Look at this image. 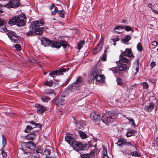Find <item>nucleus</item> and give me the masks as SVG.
Segmentation results:
<instances>
[{
    "mask_svg": "<svg viewBox=\"0 0 158 158\" xmlns=\"http://www.w3.org/2000/svg\"><path fill=\"white\" fill-rule=\"evenodd\" d=\"M2 143L3 147H4L6 144V138L3 135H2Z\"/></svg>",
    "mask_w": 158,
    "mask_h": 158,
    "instance_id": "obj_40",
    "label": "nucleus"
},
{
    "mask_svg": "<svg viewBox=\"0 0 158 158\" xmlns=\"http://www.w3.org/2000/svg\"><path fill=\"white\" fill-rule=\"evenodd\" d=\"M90 118L93 120L98 121L100 120L101 116L99 114H97L95 112H93L90 114Z\"/></svg>",
    "mask_w": 158,
    "mask_h": 158,
    "instance_id": "obj_11",
    "label": "nucleus"
},
{
    "mask_svg": "<svg viewBox=\"0 0 158 158\" xmlns=\"http://www.w3.org/2000/svg\"><path fill=\"white\" fill-rule=\"evenodd\" d=\"M150 66L152 67V68H153V67H154L155 65H156V63L154 61H153V62H152L151 63H150Z\"/></svg>",
    "mask_w": 158,
    "mask_h": 158,
    "instance_id": "obj_55",
    "label": "nucleus"
},
{
    "mask_svg": "<svg viewBox=\"0 0 158 158\" xmlns=\"http://www.w3.org/2000/svg\"><path fill=\"white\" fill-rule=\"evenodd\" d=\"M18 36L15 33L10 31V40L15 43H17Z\"/></svg>",
    "mask_w": 158,
    "mask_h": 158,
    "instance_id": "obj_15",
    "label": "nucleus"
},
{
    "mask_svg": "<svg viewBox=\"0 0 158 158\" xmlns=\"http://www.w3.org/2000/svg\"><path fill=\"white\" fill-rule=\"evenodd\" d=\"M125 145H127V146H133L132 144L131 143V142H126V140L125 139Z\"/></svg>",
    "mask_w": 158,
    "mask_h": 158,
    "instance_id": "obj_54",
    "label": "nucleus"
},
{
    "mask_svg": "<svg viewBox=\"0 0 158 158\" xmlns=\"http://www.w3.org/2000/svg\"><path fill=\"white\" fill-rule=\"evenodd\" d=\"M30 29H32V28L31 27ZM34 31L31 30L26 33V35L28 36H32L34 35Z\"/></svg>",
    "mask_w": 158,
    "mask_h": 158,
    "instance_id": "obj_48",
    "label": "nucleus"
},
{
    "mask_svg": "<svg viewBox=\"0 0 158 158\" xmlns=\"http://www.w3.org/2000/svg\"><path fill=\"white\" fill-rule=\"evenodd\" d=\"M73 147L75 150L77 152L82 150H85L84 146L83 144L79 141L75 140L71 145Z\"/></svg>",
    "mask_w": 158,
    "mask_h": 158,
    "instance_id": "obj_6",
    "label": "nucleus"
},
{
    "mask_svg": "<svg viewBox=\"0 0 158 158\" xmlns=\"http://www.w3.org/2000/svg\"><path fill=\"white\" fill-rule=\"evenodd\" d=\"M105 49L104 51V53H106L107 52L108 50V49L109 47L108 46H107L105 47Z\"/></svg>",
    "mask_w": 158,
    "mask_h": 158,
    "instance_id": "obj_61",
    "label": "nucleus"
},
{
    "mask_svg": "<svg viewBox=\"0 0 158 158\" xmlns=\"http://www.w3.org/2000/svg\"><path fill=\"white\" fill-rule=\"evenodd\" d=\"M65 139L66 141H67L71 146L72 143L75 140L73 138L72 136L70 135H68L65 136Z\"/></svg>",
    "mask_w": 158,
    "mask_h": 158,
    "instance_id": "obj_17",
    "label": "nucleus"
},
{
    "mask_svg": "<svg viewBox=\"0 0 158 158\" xmlns=\"http://www.w3.org/2000/svg\"><path fill=\"white\" fill-rule=\"evenodd\" d=\"M65 68H61L60 69L58 70H56L55 71H52L50 73H49V75H51V76H53V75H56L57 74H62V75L63 74L62 73L63 72H65L66 71H68V70L69 69V68L67 69Z\"/></svg>",
    "mask_w": 158,
    "mask_h": 158,
    "instance_id": "obj_9",
    "label": "nucleus"
},
{
    "mask_svg": "<svg viewBox=\"0 0 158 158\" xmlns=\"http://www.w3.org/2000/svg\"><path fill=\"white\" fill-rule=\"evenodd\" d=\"M55 5L54 4H52V5H51V6H50V10H52L53 9V8L55 7Z\"/></svg>",
    "mask_w": 158,
    "mask_h": 158,
    "instance_id": "obj_64",
    "label": "nucleus"
},
{
    "mask_svg": "<svg viewBox=\"0 0 158 158\" xmlns=\"http://www.w3.org/2000/svg\"><path fill=\"white\" fill-rule=\"evenodd\" d=\"M41 44L42 45L46 47L50 45L52 47L57 48H60V44L57 41L52 42L49 39L46 38H43L41 39Z\"/></svg>",
    "mask_w": 158,
    "mask_h": 158,
    "instance_id": "obj_5",
    "label": "nucleus"
},
{
    "mask_svg": "<svg viewBox=\"0 0 158 158\" xmlns=\"http://www.w3.org/2000/svg\"><path fill=\"white\" fill-rule=\"evenodd\" d=\"M10 1H9L8 3L7 4L5 5L4 6V7H7V8H9V7H10Z\"/></svg>",
    "mask_w": 158,
    "mask_h": 158,
    "instance_id": "obj_59",
    "label": "nucleus"
},
{
    "mask_svg": "<svg viewBox=\"0 0 158 158\" xmlns=\"http://www.w3.org/2000/svg\"><path fill=\"white\" fill-rule=\"evenodd\" d=\"M135 133V132L134 131H131L128 132L126 134V135L127 137H130L131 135H133Z\"/></svg>",
    "mask_w": 158,
    "mask_h": 158,
    "instance_id": "obj_38",
    "label": "nucleus"
},
{
    "mask_svg": "<svg viewBox=\"0 0 158 158\" xmlns=\"http://www.w3.org/2000/svg\"><path fill=\"white\" fill-rule=\"evenodd\" d=\"M82 78L79 77L77 79L76 82L72 84L69 88V91L73 92V91H76L80 89V87L83 84Z\"/></svg>",
    "mask_w": 158,
    "mask_h": 158,
    "instance_id": "obj_4",
    "label": "nucleus"
},
{
    "mask_svg": "<svg viewBox=\"0 0 158 158\" xmlns=\"http://www.w3.org/2000/svg\"><path fill=\"white\" fill-rule=\"evenodd\" d=\"M127 119L130 122H131L132 123V125L133 126H135V122H134V119H133L132 118H127Z\"/></svg>",
    "mask_w": 158,
    "mask_h": 158,
    "instance_id": "obj_51",
    "label": "nucleus"
},
{
    "mask_svg": "<svg viewBox=\"0 0 158 158\" xmlns=\"http://www.w3.org/2000/svg\"><path fill=\"white\" fill-rule=\"evenodd\" d=\"M112 71L114 73H119L118 69L116 67H113L112 68H110L109 70Z\"/></svg>",
    "mask_w": 158,
    "mask_h": 158,
    "instance_id": "obj_34",
    "label": "nucleus"
},
{
    "mask_svg": "<svg viewBox=\"0 0 158 158\" xmlns=\"http://www.w3.org/2000/svg\"><path fill=\"white\" fill-rule=\"evenodd\" d=\"M118 114L114 112H108L104 114L101 118L102 122L106 125L112 123L116 119Z\"/></svg>",
    "mask_w": 158,
    "mask_h": 158,
    "instance_id": "obj_1",
    "label": "nucleus"
},
{
    "mask_svg": "<svg viewBox=\"0 0 158 158\" xmlns=\"http://www.w3.org/2000/svg\"><path fill=\"white\" fill-rule=\"evenodd\" d=\"M78 133L79 134L80 136L81 139H85L87 138V135L82 131H79Z\"/></svg>",
    "mask_w": 158,
    "mask_h": 158,
    "instance_id": "obj_26",
    "label": "nucleus"
},
{
    "mask_svg": "<svg viewBox=\"0 0 158 158\" xmlns=\"http://www.w3.org/2000/svg\"><path fill=\"white\" fill-rule=\"evenodd\" d=\"M41 154L34 152L31 156V158H40V156Z\"/></svg>",
    "mask_w": 158,
    "mask_h": 158,
    "instance_id": "obj_39",
    "label": "nucleus"
},
{
    "mask_svg": "<svg viewBox=\"0 0 158 158\" xmlns=\"http://www.w3.org/2000/svg\"><path fill=\"white\" fill-rule=\"evenodd\" d=\"M154 104L153 103L151 102L148 105L145 106L144 108L145 111L148 112H150L153 109Z\"/></svg>",
    "mask_w": 158,
    "mask_h": 158,
    "instance_id": "obj_14",
    "label": "nucleus"
},
{
    "mask_svg": "<svg viewBox=\"0 0 158 158\" xmlns=\"http://www.w3.org/2000/svg\"><path fill=\"white\" fill-rule=\"evenodd\" d=\"M10 8H16L18 7L20 3V0H10Z\"/></svg>",
    "mask_w": 158,
    "mask_h": 158,
    "instance_id": "obj_13",
    "label": "nucleus"
},
{
    "mask_svg": "<svg viewBox=\"0 0 158 158\" xmlns=\"http://www.w3.org/2000/svg\"><path fill=\"white\" fill-rule=\"evenodd\" d=\"M0 30L1 31L8 32V33H6V34L8 35V37L10 38V34H9L10 33L9 30L6 27H2V28H0Z\"/></svg>",
    "mask_w": 158,
    "mask_h": 158,
    "instance_id": "obj_30",
    "label": "nucleus"
},
{
    "mask_svg": "<svg viewBox=\"0 0 158 158\" xmlns=\"http://www.w3.org/2000/svg\"><path fill=\"white\" fill-rule=\"evenodd\" d=\"M138 50L139 52H141L143 50V47L142 45L140 43H139L137 46Z\"/></svg>",
    "mask_w": 158,
    "mask_h": 158,
    "instance_id": "obj_41",
    "label": "nucleus"
},
{
    "mask_svg": "<svg viewBox=\"0 0 158 158\" xmlns=\"http://www.w3.org/2000/svg\"><path fill=\"white\" fill-rule=\"evenodd\" d=\"M65 103V101L64 99L61 98H59L56 100V105L58 106L60 105H62L64 104Z\"/></svg>",
    "mask_w": 158,
    "mask_h": 158,
    "instance_id": "obj_25",
    "label": "nucleus"
},
{
    "mask_svg": "<svg viewBox=\"0 0 158 158\" xmlns=\"http://www.w3.org/2000/svg\"><path fill=\"white\" fill-rule=\"evenodd\" d=\"M152 11L155 13V14H158V11L157 10H154L153 8H152Z\"/></svg>",
    "mask_w": 158,
    "mask_h": 158,
    "instance_id": "obj_63",
    "label": "nucleus"
},
{
    "mask_svg": "<svg viewBox=\"0 0 158 158\" xmlns=\"http://www.w3.org/2000/svg\"><path fill=\"white\" fill-rule=\"evenodd\" d=\"M44 24V20L40 19V20H36L32 22L31 25V27L32 28V30L34 31L37 28H39L40 26H43Z\"/></svg>",
    "mask_w": 158,
    "mask_h": 158,
    "instance_id": "obj_8",
    "label": "nucleus"
},
{
    "mask_svg": "<svg viewBox=\"0 0 158 158\" xmlns=\"http://www.w3.org/2000/svg\"><path fill=\"white\" fill-rule=\"evenodd\" d=\"M4 21L2 19L0 18V26L3 24Z\"/></svg>",
    "mask_w": 158,
    "mask_h": 158,
    "instance_id": "obj_58",
    "label": "nucleus"
},
{
    "mask_svg": "<svg viewBox=\"0 0 158 158\" xmlns=\"http://www.w3.org/2000/svg\"><path fill=\"white\" fill-rule=\"evenodd\" d=\"M119 39L118 38H116L115 39H112V41L114 42H116L118 41L119 40Z\"/></svg>",
    "mask_w": 158,
    "mask_h": 158,
    "instance_id": "obj_62",
    "label": "nucleus"
},
{
    "mask_svg": "<svg viewBox=\"0 0 158 158\" xmlns=\"http://www.w3.org/2000/svg\"><path fill=\"white\" fill-rule=\"evenodd\" d=\"M152 45L154 46H156L157 45V43L156 41H154L152 42Z\"/></svg>",
    "mask_w": 158,
    "mask_h": 158,
    "instance_id": "obj_60",
    "label": "nucleus"
},
{
    "mask_svg": "<svg viewBox=\"0 0 158 158\" xmlns=\"http://www.w3.org/2000/svg\"><path fill=\"white\" fill-rule=\"evenodd\" d=\"M45 92L47 94H54V95L55 94L54 93V91L52 89H51L46 90Z\"/></svg>",
    "mask_w": 158,
    "mask_h": 158,
    "instance_id": "obj_43",
    "label": "nucleus"
},
{
    "mask_svg": "<svg viewBox=\"0 0 158 158\" xmlns=\"http://www.w3.org/2000/svg\"><path fill=\"white\" fill-rule=\"evenodd\" d=\"M94 153V152L92 151L90 152L89 154H85L82 155L81 156L82 158H90V156L93 155Z\"/></svg>",
    "mask_w": 158,
    "mask_h": 158,
    "instance_id": "obj_29",
    "label": "nucleus"
},
{
    "mask_svg": "<svg viewBox=\"0 0 158 158\" xmlns=\"http://www.w3.org/2000/svg\"><path fill=\"white\" fill-rule=\"evenodd\" d=\"M21 145L22 148L23 150H27V148L31 150L34 149L36 146L35 144L31 142H23L21 143Z\"/></svg>",
    "mask_w": 158,
    "mask_h": 158,
    "instance_id": "obj_7",
    "label": "nucleus"
},
{
    "mask_svg": "<svg viewBox=\"0 0 158 158\" xmlns=\"http://www.w3.org/2000/svg\"><path fill=\"white\" fill-rule=\"evenodd\" d=\"M116 81L117 82V84L118 85L121 86H122L123 85V83L122 82V80L120 78L117 77L116 79Z\"/></svg>",
    "mask_w": 158,
    "mask_h": 158,
    "instance_id": "obj_37",
    "label": "nucleus"
},
{
    "mask_svg": "<svg viewBox=\"0 0 158 158\" xmlns=\"http://www.w3.org/2000/svg\"><path fill=\"white\" fill-rule=\"evenodd\" d=\"M26 21L25 15L22 14L17 16H14L10 19V26L16 24L19 27L23 26L25 25Z\"/></svg>",
    "mask_w": 158,
    "mask_h": 158,
    "instance_id": "obj_2",
    "label": "nucleus"
},
{
    "mask_svg": "<svg viewBox=\"0 0 158 158\" xmlns=\"http://www.w3.org/2000/svg\"><path fill=\"white\" fill-rule=\"evenodd\" d=\"M53 84V81L51 80L49 81H47L44 83V84L45 85H47L49 87L52 86Z\"/></svg>",
    "mask_w": 158,
    "mask_h": 158,
    "instance_id": "obj_36",
    "label": "nucleus"
},
{
    "mask_svg": "<svg viewBox=\"0 0 158 158\" xmlns=\"http://www.w3.org/2000/svg\"><path fill=\"white\" fill-rule=\"evenodd\" d=\"M125 30L127 31H131L132 32H133V29H132L131 27L128 26H127L124 27V28Z\"/></svg>",
    "mask_w": 158,
    "mask_h": 158,
    "instance_id": "obj_46",
    "label": "nucleus"
},
{
    "mask_svg": "<svg viewBox=\"0 0 158 158\" xmlns=\"http://www.w3.org/2000/svg\"><path fill=\"white\" fill-rule=\"evenodd\" d=\"M90 78L91 80L95 79L96 82L98 83H102L104 81L105 77L103 75H100L97 69H94L92 71L90 75Z\"/></svg>",
    "mask_w": 158,
    "mask_h": 158,
    "instance_id": "obj_3",
    "label": "nucleus"
},
{
    "mask_svg": "<svg viewBox=\"0 0 158 158\" xmlns=\"http://www.w3.org/2000/svg\"><path fill=\"white\" fill-rule=\"evenodd\" d=\"M125 139L123 138H120L118 139L116 143L119 146H123L125 145Z\"/></svg>",
    "mask_w": 158,
    "mask_h": 158,
    "instance_id": "obj_24",
    "label": "nucleus"
},
{
    "mask_svg": "<svg viewBox=\"0 0 158 158\" xmlns=\"http://www.w3.org/2000/svg\"><path fill=\"white\" fill-rule=\"evenodd\" d=\"M58 10L57 8L56 7H55V9L53 11L51 12V14L52 15H54L56 14V13L58 12Z\"/></svg>",
    "mask_w": 158,
    "mask_h": 158,
    "instance_id": "obj_49",
    "label": "nucleus"
},
{
    "mask_svg": "<svg viewBox=\"0 0 158 158\" xmlns=\"http://www.w3.org/2000/svg\"><path fill=\"white\" fill-rule=\"evenodd\" d=\"M2 156L3 157H5L7 155L6 152H5L3 151H2Z\"/></svg>",
    "mask_w": 158,
    "mask_h": 158,
    "instance_id": "obj_57",
    "label": "nucleus"
},
{
    "mask_svg": "<svg viewBox=\"0 0 158 158\" xmlns=\"http://www.w3.org/2000/svg\"><path fill=\"white\" fill-rule=\"evenodd\" d=\"M131 39V36L129 35H127L125 38L122 40V42L123 43H126L128 42Z\"/></svg>",
    "mask_w": 158,
    "mask_h": 158,
    "instance_id": "obj_23",
    "label": "nucleus"
},
{
    "mask_svg": "<svg viewBox=\"0 0 158 158\" xmlns=\"http://www.w3.org/2000/svg\"><path fill=\"white\" fill-rule=\"evenodd\" d=\"M141 85L143 86L144 89H147L148 87V85L146 82L142 83Z\"/></svg>",
    "mask_w": 158,
    "mask_h": 158,
    "instance_id": "obj_45",
    "label": "nucleus"
},
{
    "mask_svg": "<svg viewBox=\"0 0 158 158\" xmlns=\"http://www.w3.org/2000/svg\"><path fill=\"white\" fill-rule=\"evenodd\" d=\"M85 42L84 40L80 41L77 44L78 49H80L82 47L83 45L85 44Z\"/></svg>",
    "mask_w": 158,
    "mask_h": 158,
    "instance_id": "obj_32",
    "label": "nucleus"
},
{
    "mask_svg": "<svg viewBox=\"0 0 158 158\" xmlns=\"http://www.w3.org/2000/svg\"><path fill=\"white\" fill-rule=\"evenodd\" d=\"M107 54L106 53H104L103 56L101 58V60L102 61H104L106 60V56Z\"/></svg>",
    "mask_w": 158,
    "mask_h": 158,
    "instance_id": "obj_50",
    "label": "nucleus"
},
{
    "mask_svg": "<svg viewBox=\"0 0 158 158\" xmlns=\"http://www.w3.org/2000/svg\"><path fill=\"white\" fill-rule=\"evenodd\" d=\"M41 99L44 102H48L49 100L50 99V98L48 97H42L41 98Z\"/></svg>",
    "mask_w": 158,
    "mask_h": 158,
    "instance_id": "obj_42",
    "label": "nucleus"
},
{
    "mask_svg": "<svg viewBox=\"0 0 158 158\" xmlns=\"http://www.w3.org/2000/svg\"><path fill=\"white\" fill-rule=\"evenodd\" d=\"M102 44H101L100 43L98 44L97 47H95L93 53L94 54H96L100 51L102 48Z\"/></svg>",
    "mask_w": 158,
    "mask_h": 158,
    "instance_id": "obj_16",
    "label": "nucleus"
},
{
    "mask_svg": "<svg viewBox=\"0 0 158 158\" xmlns=\"http://www.w3.org/2000/svg\"><path fill=\"white\" fill-rule=\"evenodd\" d=\"M58 13L59 15V16L60 17H62L63 18H64V11L63 10H60L58 11Z\"/></svg>",
    "mask_w": 158,
    "mask_h": 158,
    "instance_id": "obj_35",
    "label": "nucleus"
},
{
    "mask_svg": "<svg viewBox=\"0 0 158 158\" xmlns=\"http://www.w3.org/2000/svg\"><path fill=\"white\" fill-rule=\"evenodd\" d=\"M120 28L121 29H124V26H116L115 27V29H119Z\"/></svg>",
    "mask_w": 158,
    "mask_h": 158,
    "instance_id": "obj_53",
    "label": "nucleus"
},
{
    "mask_svg": "<svg viewBox=\"0 0 158 158\" xmlns=\"http://www.w3.org/2000/svg\"><path fill=\"white\" fill-rule=\"evenodd\" d=\"M121 54H123L125 56L130 57H132L133 56L131 49L126 48L125 51L122 52Z\"/></svg>",
    "mask_w": 158,
    "mask_h": 158,
    "instance_id": "obj_12",
    "label": "nucleus"
},
{
    "mask_svg": "<svg viewBox=\"0 0 158 158\" xmlns=\"http://www.w3.org/2000/svg\"><path fill=\"white\" fill-rule=\"evenodd\" d=\"M102 154L103 156L107 155V150L104 148H103Z\"/></svg>",
    "mask_w": 158,
    "mask_h": 158,
    "instance_id": "obj_52",
    "label": "nucleus"
},
{
    "mask_svg": "<svg viewBox=\"0 0 158 158\" xmlns=\"http://www.w3.org/2000/svg\"><path fill=\"white\" fill-rule=\"evenodd\" d=\"M32 129V127L29 126L27 127L26 128L25 130V132H30V131Z\"/></svg>",
    "mask_w": 158,
    "mask_h": 158,
    "instance_id": "obj_47",
    "label": "nucleus"
},
{
    "mask_svg": "<svg viewBox=\"0 0 158 158\" xmlns=\"http://www.w3.org/2000/svg\"><path fill=\"white\" fill-rule=\"evenodd\" d=\"M51 153V152L49 150L46 149L44 150V152L43 151V153H42V155H45L46 156V158H49L50 157L49 156V155H50Z\"/></svg>",
    "mask_w": 158,
    "mask_h": 158,
    "instance_id": "obj_27",
    "label": "nucleus"
},
{
    "mask_svg": "<svg viewBox=\"0 0 158 158\" xmlns=\"http://www.w3.org/2000/svg\"><path fill=\"white\" fill-rule=\"evenodd\" d=\"M29 123L33 125V128H35V126L36 123L34 121H31Z\"/></svg>",
    "mask_w": 158,
    "mask_h": 158,
    "instance_id": "obj_56",
    "label": "nucleus"
},
{
    "mask_svg": "<svg viewBox=\"0 0 158 158\" xmlns=\"http://www.w3.org/2000/svg\"><path fill=\"white\" fill-rule=\"evenodd\" d=\"M119 64H120L118 67L119 71H125L127 70L128 69V68L126 64L121 63Z\"/></svg>",
    "mask_w": 158,
    "mask_h": 158,
    "instance_id": "obj_18",
    "label": "nucleus"
},
{
    "mask_svg": "<svg viewBox=\"0 0 158 158\" xmlns=\"http://www.w3.org/2000/svg\"><path fill=\"white\" fill-rule=\"evenodd\" d=\"M123 54H121L120 56L119 60L116 62L117 64L118 63H126L128 64H129V61L126 57H125Z\"/></svg>",
    "mask_w": 158,
    "mask_h": 158,
    "instance_id": "obj_10",
    "label": "nucleus"
},
{
    "mask_svg": "<svg viewBox=\"0 0 158 158\" xmlns=\"http://www.w3.org/2000/svg\"><path fill=\"white\" fill-rule=\"evenodd\" d=\"M15 47L16 50L18 51H20L21 50V46L18 44H16L15 45Z\"/></svg>",
    "mask_w": 158,
    "mask_h": 158,
    "instance_id": "obj_44",
    "label": "nucleus"
},
{
    "mask_svg": "<svg viewBox=\"0 0 158 158\" xmlns=\"http://www.w3.org/2000/svg\"><path fill=\"white\" fill-rule=\"evenodd\" d=\"M36 135L35 133L33 132L28 135L26 136V138L30 141H32L35 138Z\"/></svg>",
    "mask_w": 158,
    "mask_h": 158,
    "instance_id": "obj_20",
    "label": "nucleus"
},
{
    "mask_svg": "<svg viewBox=\"0 0 158 158\" xmlns=\"http://www.w3.org/2000/svg\"><path fill=\"white\" fill-rule=\"evenodd\" d=\"M35 106L37 107V112L39 113H44L46 110L45 108L39 104H36Z\"/></svg>",
    "mask_w": 158,
    "mask_h": 158,
    "instance_id": "obj_19",
    "label": "nucleus"
},
{
    "mask_svg": "<svg viewBox=\"0 0 158 158\" xmlns=\"http://www.w3.org/2000/svg\"><path fill=\"white\" fill-rule=\"evenodd\" d=\"M34 150L35 151L34 152L40 154H42L43 150L40 148H35Z\"/></svg>",
    "mask_w": 158,
    "mask_h": 158,
    "instance_id": "obj_31",
    "label": "nucleus"
},
{
    "mask_svg": "<svg viewBox=\"0 0 158 158\" xmlns=\"http://www.w3.org/2000/svg\"><path fill=\"white\" fill-rule=\"evenodd\" d=\"M131 154L132 156L135 157L141 156V154L137 151H133L131 152Z\"/></svg>",
    "mask_w": 158,
    "mask_h": 158,
    "instance_id": "obj_33",
    "label": "nucleus"
},
{
    "mask_svg": "<svg viewBox=\"0 0 158 158\" xmlns=\"http://www.w3.org/2000/svg\"><path fill=\"white\" fill-rule=\"evenodd\" d=\"M57 42L59 43L60 44V47L61 46H62L64 48H65L67 47H68V48H69V45L67 44V42L65 41L62 40L60 42L58 41Z\"/></svg>",
    "mask_w": 158,
    "mask_h": 158,
    "instance_id": "obj_22",
    "label": "nucleus"
},
{
    "mask_svg": "<svg viewBox=\"0 0 158 158\" xmlns=\"http://www.w3.org/2000/svg\"><path fill=\"white\" fill-rule=\"evenodd\" d=\"M44 30V28L43 27L37 28L34 31L35 34L38 35H41L43 33V31Z\"/></svg>",
    "mask_w": 158,
    "mask_h": 158,
    "instance_id": "obj_21",
    "label": "nucleus"
},
{
    "mask_svg": "<svg viewBox=\"0 0 158 158\" xmlns=\"http://www.w3.org/2000/svg\"><path fill=\"white\" fill-rule=\"evenodd\" d=\"M139 64L138 63L135 64V67L133 69L132 74L135 76L138 71Z\"/></svg>",
    "mask_w": 158,
    "mask_h": 158,
    "instance_id": "obj_28",
    "label": "nucleus"
}]
</instances>
